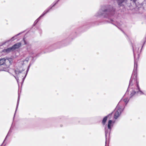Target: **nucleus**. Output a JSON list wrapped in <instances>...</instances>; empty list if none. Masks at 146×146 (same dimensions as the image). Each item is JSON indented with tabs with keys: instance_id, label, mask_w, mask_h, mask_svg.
I'll return each mask as SVG.
<instances>
[{
	"instance_id": "nucleus-1",
	"label": "nucleus",
	"mask_w": 146,
	"mask_h": 146,
	"mask_svg": "<svg viewBox=\"0 0 146 146\" xmlns=\"http://www.w3.org/2000/svg\"><path fill=\"white\" fill-rule=\"evenodd\" d=\"M139 46L135 45L133 46V51L134 58V68L127 92L124 96L125 97L127 93V92L130 91V98L136 95H143L144 93L140 90L139 85V82L137 79V61L139 57V54L141 50H139Z\"/></svg>"
},
{
	"instance_id": "nucleus-2",
	"label": "nucleus",
	"mask_w": 146,
	"mask_h": 146,
	"mask_svg": "<svg viewBox=\"0 0 146 146\" xmlns=\"http://www.w3.org/2000/svg\"><path fill=\"white\" fill-rule=\"evenodd\" d=\"M115 9L110 5L105 7L104 10H100L96 14V16H102L104 17L109 18L115 13Z\"/></svg>"
},
{
	"instance_id": "nucleus-3",
	"label": "nucleus",
	"mask_w": 146,
	"mask_h": 146,
	"mask_svg": "<svg viewBox=\"0 0 146 146\" xmlns=\"http://www.w3.org/2000/svg\"><path fill=\"white\" fill-rule=\"evenodd\" d=\"M114 123V122L113 121L110 120L108 122L107 126L106 125L105 127L106 143L107 140H108L109 139L110 131L111 130L112 127L113 126Z\"/></svg>"
},
{
	"instance_id": "nucleus-4",
	"label": "nucleus",
	"mask_w": 146,
	"mask_h": 146,
	"mask_svg": "<svg viewBox=\"0 0 146 146\" xmlns=\"http://www.w3.org/2000/svg\"><path fill=\"white\" fill-rule=\"evenodd\" d=\"M121 102L122 100L119 102L114 110V117L115 119L119 116L123 110L124 106L121 105Z\"/></svg>"
},
{
	"instance_id": "nucleus-5",
	"label": "nucleus",
	"mask_w": 146,
	"mask_h": 146,
	"mask_svg": "<svg viewBox=\"0 0 146 146\" xmlns=\"http://www.w3.org/2000/svg\"><path fill=\"white\" fill-rule=\"evenodd\" d=\"M56 3H55L54 4L52 7L50 6L37 19H36L35 22L34 23V25H35L38 22L39 20L40 19V18L42 17L44 15L46 14L47 13H48L50 10L51 9L52 7H54Z\"/></svg>"
},
{
	"instance_id": "nucleus-6",
	"label": "nucleus",
	"mask_w": 146,
	"mask_h": 146,
	"mask_svg": "<svg viewBox=\"0 0 146 146\" xmlns=\"http://www.w3.org/2000/svg\"><path fill=\"white\" fill-rule=\"evenodd\" d=\"M11 59H6L5 58H1L0 59V67L2 65H4L5 64H6L7 62H9V64H11L10 60Z\"/></svg>"
},
{
	"instance_id": "nucleus-7",
	"label": "nucleus",
	"mask_w": 146,
	"mask_h": 146,
	"mask_svg": "<svg viewBox=\"0 0 146 146\" xmlns=\"http://www.w3.org/2000/svg\"><path fill=\"white\" fill-rule=\"evenodd\" d=\"M127 0H117V3L118 5L119 6H121L122 5V3L125 2ZM133 1L134 3H135L136 0H130Z\"/></svg>"
},
{
	"instance_id": "nucleus-8",
	"label": "nucleus",
	"mask_w": 146,
	"mask_h": 146,
	"mask_svg": "<svg viewBox=\"0 0 146 146\" xmlns=\"http://www.w3.org/2000/svg\"><path fill=\"white\" fill-rule=\"evenodd\" d=\"M21 45V44L20 42L14 44L13 46H12V48L13 50L15 49L16 48H18Z\"/></svg>"
},
{
	"instance_id": "nucleus-9",
	"label": "nucleus",
	"mask_w": 146,
	"mask_h": 146,
	"mask_svg": "<svg viewBox=\"0 0 146 146\" xmlns=\"http://www.w3.org/2000/svg\"><path fill=\"white\" fill-rule=\"evenodd\" d=\"M111 115V114H110L108 115L107 116H106L105 117H104V118H103L102 123L103 125H104L106 124V121L108 117H109L110 115Z\"/></svg>"
},
{
	"instance_id": "nucleus-10",
	"label": "nucleus",
	"mask_w": 146,
	"mask_h": 146,
	"mask_svg": "<svg viewBox=\"0 0 146 146\" xmlns=\"http://www.w3.org/2000/svg\"><path fill=\"white\" fill-rule=\"evenodd\" d=\"M121 100H122L121 103V105L122 106L123 105L124 107V104L123 103V101L126 104H127L129 101V99L128 98H125L124 99H122L119 102H120Z\"/></svg>"
},
{
	"instance_id": "nucleus-11",
	"label": "nucleus",
	"mask_w": 146,
	"mask_h": 146,
	"mask_svg": "<svg viewBox=\"0 0 146 146\" xmlns=\"http://www.w3.org/2000/svg\"><path fill=\"white\" fill-rule=\"evenodd\" d=\"M13 50L12 47L10 48H7L4 50V51L7 52H10L12 50Z\"/></svg>"
},
{
	"instance_id": "nucleus-12",
	"label": "nucleus",
	"mask_w": 146,
	"mask_h": 146,
	"mask_svg": "<svg viewBox=\"0 0 146 146\" xmlns=\"http://www.w3.org/2000/svg\"><path fill=\"white\" fill-rule=\"evenodd\" d=\"M19 100H20V97H19V96H18V100H17V106H16V108L15 112H16V111L17 110V108H18V107L19 104Z\"/></svg>"
},
{
	"instance_id": "nucleus-13",
	"label": "nucleus",
	"mask_w": 146,
	"mask_h": 146,
	"mask_svg": "<svg viewBox=\"0 0 146 146\" xmlns=\"http://www.w3.org/2000/svg\"><path fill=\"white\" fill-rule=\"evenodd\" d=\"M19 34H18V35H16L15 36H14L12 37L11 38V41H13L14 39H15L16 38V37Z\"/></svg>"
},
{
	"instance_id": "nucleus-14",
	"label": "nucleus",
	"mask_w": 146,
	"mask_h": 146,
	"mask_svg": "<svg viewBox=\"0 0 146 146\" xmlns=\"http://www.w3.org/2000/svg\"><path fill=\"white\" fill-rule=\"evenodd\" d=\"M29 58L27 57V58H26L25 59V60L23 61V62L26 61L27 62H28L29 61Z\"/></svg>"
},
{
	"instance_id": "nucleus-15",
	"label": "nucleus",
	"mask_w": 146,
	"mask_h": 146,
	"mask_svg": "<svg viewBox=\"0 0 146 146\" xmlns=\"http://www.w3.org/2000/svg\"><path fill=\"white\" fill-rule=\"evenodd\" d=\"M15 79H16L18 83V80H19L18 77L17 76H15Z\"/></svg>"
},
{
	"instance_id": "nucleus-16",
	"label": "nucleus",
	"mask_w": 146,
	"mask_h": 146,
	"mask_svg": "<svg viewBox=\"0 0 146 146\" xmlns=\"http://www.w3.org/2000/svg\"><path fill=\"white\" fill-rule=\"evenodd\" d=\"M27 74V73L26 74V75H25V77L23 78V82L24 81V80L25 79V78Z\"/></svg>"
},
{
	"instance_id": "nucleus-17",
	"label": "nucleus",
	"mask_w": 146,
	"mask_h": 146,
	"mask_svg": "<svg viewBox=\"0 0 146 146\" xmlns=\"http://www.w3.org/2000/svg\"><path fill=\"white\" fill-rule=\"evenodd\" d=\"M23 41H24V44H27V43H26V41H25V39L24 38H23Z\"/></svg>"
},
{
	"instance_id": "nucleus-18",
	"label": "nucleus",
	"mask_w": 146,
	"mask_h": 146,
	"mask_svg": "<svg viewBox=\"0 0 146 146\" xmlns=\"http://www.w3.org/2000/svg\"><path fill=\"white\" fill-rule=\"evenodd\" d=\"M7 136H6V138H5V140H4V141H5V140H6V138H7Z\"/></svg>"
},
{
	"instance_id": "nucleus-19",
	"label": "nucleus",
	"mask_w": 146,
	"mask_h": 146,
	"mask_svg": "<svg viewBox=\"0 0 146 146\" xmlns=\"http://www.w3.org/2000/svg\"><path fill=\"white\" fill-rule=\"evenodd\" d=\"M29 68V67H28V68ZM29 69V68H28L27 70V72L28 71Z\"/></svg>"
},
{
	"instance_id": "nucleus-20",
	"label": "nucleus",
	"mask_w": 146,
	"mask_h": 146,
	"mask_svg": "<svg viewBox=\"0 0 146 146\" xmlns=\"http://www.w3.org/2000/svg\"><path fill=\"white\" fill-rule=\"evenodd\" d=\"M10 40H9V41H10Z\"/></svg>"
}]
</instances>
